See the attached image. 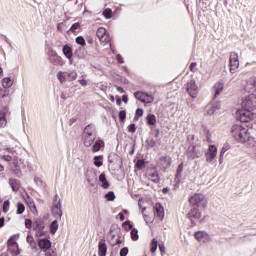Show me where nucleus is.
I'll use <instances>...</instances> for the list:
<instances>
[{
    "label": "nucleus",
    "mask_w": 256,
    "mask_h": 256,
    "mask_svg": "<svg viewBox=\"0 0 256 256\" xmlns=\"http://www.w3.org/2000/svg\"><path fill=\"white\" fill-rule=\"evenodd\" d=\"M231 133L232 137L238 141V143H246V141H249V137H251L249 134V128L243 127L239 124L232 126Z\"/></svg>",
    "instance_id": "nucleus-1"
},
{
    "label": "nucleus",
    "mask_w": 256,
    "mask_h": 256,
    "mask_svg": "<svg viewBox=\"0 0 256 256\" xmlns=\"http://www.w3.org/2000/svg\"><path fill=\"white\" fill-rule=\"evenodd\" d=\"M82 139L85 147H91L95 143L97 135L95 134V127L93 125L89 124L84 128Z\"/></svg>",
    "instance_id": "nucleus-2"
},
{
    "label": "nucleus",
    "mask_w": 256,
    "mask_h": 256,
    "mask_svg": "<svg viewBox=\"0 0 256 256\" xmlns=\"http://www.w3.org/2000/svg\"><path fill=\"white\" fill-rule=\"evenodd\" d=\"M236 119L241 123H249L255 119V113L251 110L240 109L236 111Z\"/></svg>",
    "instance_id": "nucleus-3"
},
{
    "label": "nucleus",
    "mask_w": 256,
    "mask_h": 256,
    "mask_svg": "<svg viewBox=\"0 0 256 256\" xmlns=\"http://www.w3.org/2000/svg\"><path fill=\"white\" fill-rule=\"evenodd\" d=\"M189 203L192 207H207V200L205 199V195L201 193H196L189 198Z\"/></svg>",
    "instance_id": "nucleus-4"
},
{
    "label": "nucleus",
    "mask_w": 256,
    "mask_h": 256,
    "mask_svg": "<svg viewBox=\"0 0 256 256\" xmlns=\"http://www.w3.org/2000/svg\"><path fill=\"white\" fill-rule=\"evenodd\" d=\"M185 89H186L188 95H190V97H192V99H197V95H199V86H197V82H195L194 79L189 80L185 84Z\"/></svg>",
    "instance_id": "nucleus-5"
},
{
    "label": "nucleus",
    "mask_w": 256,
    "mask_h": 256,
    "mask_svg": "<svg viewBox=\"0 0 256 256\" xmlns=\"http://www.w3.org/2000/svg\"><path fill=\"white\" fill-rule=\"evenodd\" d=\"M255 101H256L255 95L253 94L248 95L246 98L242 100V103H241L242 109L247 111H252V112L255 111V107H256Z\"/></svg>",
    "instance_id": "nucleus-6"
},
{
    "label": "nucleus",
    "mask_w": 256,
    "mask_h": 256,
    "mask_svg": "<svg viewBox=\"0 0 256 256\" xmlns=\"http://www.w3.org/2000/svg\"><path fill=\"white\" fill-rule=\"evenodd\" d=\"M229 67L230 73H235L239 69V54L236 52L230 53Z\"/></svg>",
    "instance_id": "nucleus-7"
},
{
    "label": "nucleus",
    "mask_w": 256,
    "mask_h": 256,
    "mask_svg": "<svg viewBox=\"0 0 256 256\" xmlns=\"http://www.w3.org/2000/svg\"><path fill=\"white\" fill-rule=\"evenodd\" d=\"M134 97L142 103H153L155 101V96L147 92H135Z\"/></svg>",
    "instance_id": "nucleus-8"
},
{
    "label": "nucleus",
    "mask_w": 256,
    "mask_h": 256,
    "mask_svg": "<svg viewBox=\"0 0 256 256\" xmlns=\"http://www.w3.org/2000/svg\"><path fill=\"white\" fill-rule=\"evenodd\" d=\"M33 229L36 231V237H45V222L42 219L35 220Z\"/></svg>",
    "instance_id": "nucleus-9"
},
{
    "label": "nucleus",
    "mask_w": 256,
    "mask_h": 256,
    "mask_svg": "<svg viewBox=\"0 0 256 256\" xmlns=\"http://www.w3.org/2000/svg\"><path fill=\"white\" fill-rule=\"evenodd\" d=\"M96 36L98 37L100 43H109L111 41V37L107 33V29L104 27H100L96 31Z\"/></svg>",
    "instance_id": "nucleus-10"
},
{
    "label": "nucleus",
    "mask_w": 256,
    "mask_h": 256,
    "mask_svg": "<svg viewBox=\"0 0 256 256\" xmlns=\"http://www.w3.org/2000/svg\"><path fill=\"white\" fill-rule=\"evenodd\" d=\"M217 157V146L209 145L208 150L205 153V159L207 163H213V159Z\"/></svg>",
    "instance_id": "nucleus-11"
},
{
    "label": "nucleus",
    "mask_w": 256,
    "mask_h": 256,
    "mask_svg": "<svg viewBox=\"0 0 256 256\" xmlns=\"http://www.w3.org/2000/svg\"><path fill=\"white\" fill-rule=\"evenodd\" d=\"M188 219L193 224V221H199L201 219V212L199 211V208L194 207L191 208V210L187 214Z\"/></svg>",
    "instance_id": "nucleus-12"
},
{
    "label": "nucleus",
    "mask_w": 256,
    "mask_h": 256,
    "mask_svg": "<svg viewBox=\"0 0 256 256\" xmlns=\"http://www.w3.org/2000/svg\"><path fill=\"white\" fill-rule=\"evenodd\" d=\"M38 247L44 253L53 249L51 248V240L47 238L38 239Z\"/></svg>",
    "instance_id": "nucleus-13"
},
{
    "label": "nucleus",
    "mask_w": 256,
    "mask_h": 256,
    "mask_svg": "<svg viewBox=\"0 0 256 256\" xmlns=\"http://www.w3.org/2000/svg\"><path fill=\"white\" fill-rule=\"evenodd\" d=\"M147 176L153 183H159L161 181V176H159V172L155 168L149 169L147 171Z\"/></svg>",
    "instance_id": "nucleus-14"
},
{
    "label": "nucleus",
    "mask_w": 256,
    "mask_h": 256,
    "mask_svg": "<svg viewBox=\"0 0 256 256\" xmlns=\"http://www.w3.org/2000/svg\"><path fill=\"white\" fill-rule=\"evenodd\" d=\"M171 157L169 156H161L159 158V161L157 163L158 167H161V169H169V167H171Z\"/></svg>",
    "instance_id": "nucleus-15"
},
{
    "label": "nucleus",
    "mask_w": 256,
    "mask_h": 256,
    "mask_svg": "<svg viewBox=\"0 0 256 256\" xmlns=\"http://www.w3.org/2000/svg\"><path fill=\"white\" fill-rule=\"evenodd\" d=\"M203 151L201 150V146L195 145L189 151L188 157L189 159H199L202 155Z\"/></svg>",
    "instance_id": "nucleus-16"
},
{
    "label": "nucleus",
    "mask_w": 256,
    "mask_h": 256,
    "mask_svg": "<svg viewBox=\"0 0 256 256\" xmlns=\"http://www.w3.org/2000/svg\"><path fill=\"white\" fill-rule=\"evenodd\" d=\"M223 89H225V84L222 81H218L214 84L212 90L214 91L215 99L223 93Z\"/></svg>",
    "instance_id": "nucleus-17"
},
{
    "label": "nucleus",
    "mask_w": 256,
    "mask_h": 256,
    "mask_svg": "<svg viewBox=\"0 0 256 256\" xmlns=\"http://www.w3.org/2000/svg\"><path fill=\"white\" fill-rule=\"evenodd\" d=\"M221 109V102H214L208 106H206L207 115H213L215 111H219Z\"/></svg>",
    "instance_id": "nucleus-18"
},
{
    "label": "nucleus",
    "mask_w": 256,
    "mask_h": 256,
    "mask_svg": "<svg viewBox=\"0 0 256 256\" xmlns=\"http://www.w3.org/2000/svg\"><path fill=\"white\" fill-rule=\"evenodd\" d=\"M9 185L15 193L21 189V181L15 179V178H10L9 179Z\"/></svg>",
    "instance_id": "nucleus-19"
},
{
    "label": "nucleus",
    "mask_w": 256,
    "mask_h": 256,
    "mask_svg": "<svg viewBox=\"0 0 256 256\" xmlns=\"http://www.w3.org/2000/svg\"><path fill=\"white\" fill-rule=\"evenodd\" d=\"M98 255L107 256V243L105 240H101L98 244Z\"/></svg>",
    "instance_id": "nucleus-20"
},
{
    "label": "nucleus",
    "mask_w": 256,
    "mask_h": 256,
    "mask_svg": "<svg viewBox=\"0 0 256 256\" xmlns=\"http://www.w3.org/2000/svg\"><path fill=\"white\" fill-rule=\"evenodd\" d=\"M247 93H255V78H250L244 87Z\"/></svg>",
    "instance_id": "nucleus-21"
},
{
    "label": "nucleus",
    "mask_w": 256,
    "mask_h": 256,
    "mask_svg": "<svg viewBox=\"0 0 256 256\" xmlns=\"http://www.w3.org/2000/svg\"><path fill=\"white\" fill-rule=\"evenodd\" d=\"M154 209H155V213L159 219H163V217H165V210H164L163 206L161 205V203H156Z\"/></svg>",
    "instance_id": "nucleus-22"
},
{
    "label": "nucleus",
    "mask_w": 256,
    "mask_h": 256,
    "mask_svg": "<svg viewBox=\"0 0 256 256\" xmlns=\"http://www.w3.org/2000/svg\"><path fill=\"white\" fill-rule=\"evenodd\" d=\"M62 51L67 59H73V48L69 45H64Z\"/></svg>",
    "instance_id": "nucleus-23"
},
{
    "label": "nucleus",
    "mask_w": 256,
    "mask_h": 256,
    "mask_svg": "<svg viewBox=\"0 0 256 256\" xmlns=\"http://www.w3.org/2000/svg\"><path fill=\"white\" fill-rule=\"evenodd\" d=\"M101 147H105V142L103 140H96V142L92 146L93 153H97V151H101Z\"/></svg>",
    "instance_id": "nucleus-24"
},
{
    "label": "nucleus",
    "mask_w": 256,
    "mask_h": 256,
    "mask_svg": "<svg viewBox=\"0 0 256 256\" xmlns=\"http://www.w3.org/2000/svg\"><path fill=\"white\" fill-rule=\"evenodd\" d=\"M2 87H4V89H11V87H13V80L9 77H6L2 80Z\"/></svg>",
    "instance_id": "nucleus-25"
},
{
    "label": "nucleus",
    "mask_w": 256,
    "mask_h": 256,
    "mask_svg": "<svg viewBox=\"0 0 256 256\" xmlns=\"http://www.w3.org/2000/svg\"><path fill=\"white\" fill-rule=\"evenodd\" d=\"M147 124L150 126L156 125L157 117L154 114H148L146 117Z\"/></svg>",
    "instance_id": "nucleus-26"
},
{
    "label": "nucleus",
    "mask_w": 256,
    "mask_h": 256,
    "mask_svg": "<svg viewBox=\"0 0 256 256\" xmlns=\"http://www.w3.org/2000/svg\"><path fill=\"white\" fill-rule=\"evenodd\" d=\"M52 215L58 219H61V217H63V210L61 207L52 208Z\"/></svg>",
    "instance_id": "nucleus-27"
},
{
    "label": "nucleus",
    "mask_w": 256,
    "mask_h": 256,
    "mask_svg": "<svg viewBox=\"0 0 256 256\" xmlns=\"http://www.w3.org/2000/svg\"><path fill=\"white\" fill-rule=\"evenodd\" d=\"M99 181L102 183L103 189H108L109 182L107 181V178L105 177V173L100 174Z\"/></svg>",
    "instance_id": "nucleus-28"
},
{
    "label": "nucleus",
    "mask_w": 256,
    "mask_h": 256,
    "mask_svg": "<svg viewBox=\"0 0 256 256\" xmlns=\"http://www.w3.org/2000/svg\"><path fill=\"white\" fill-rule=\"evenodd\" d=\"M194 237L197 241H203L207 237V233L205 231H198L195 232Z\"/></svg>",
    "instance_id": "nucleus-29"
},
{
    "label": "nucleus",
    "mask_w": 256,
    "mask_h": 256,
    "mask_svg": "<svg viewBox=\"0 0 256 256\" xmlns=\"http://www.w3.org/2000/svg\"><path fill=\"white\" fill-rule=\"evenodd\" d=\"M49 229H50V233L52 235H55V233H57V229H59V224L57 223V220H54L50 226H49Z\"/></svg>",
    "instance_id": "nucleus-30"
},
{
    "label": "nucleus",
    "mask_w": 256,
    "mask_h": 256,
    "mask_svg": "<svg viewBox=\"0 0 256 256\" xmlns=\"http://www.w3.org/2000/svg\"><path fill=\"white\" fill-rule=\"evenodd\" d=\"M77 79V72H66V81H75Z\"/></svg>",
    "instance_id": "nucleus-31"
},
{
    "label": "nucleus",
    "mask_w": 256,
    "mask_h": 256,
    "mask_svg": "<svg viewBox=\"0 0 256 256\" xmlns=\"http://www.w3.org/2000/svg\"><path fill=\"white\" fill-rule=\"evenodd\" d=\"M16 207H17V210H16L17 215H23V213H25V204L24 203L18 202L16 204Z\"/></svg>",
    "instance_id": "nucleus-32"
},
{
    "label": "nucleus",
    "mask_w": 256,
    "mask_h": 256,
    "mask_svg": "<svg viewBox=\"0 0 256 256\" xmlns=\"http://www.w3.org/2000/svg\"><path fill=\"white\" fill-rule=\"evenodd\" d=\"M8 251L11 253V255H15V256H17V255H19V253H21L19 251V245L18 244H16V246H9Z\"/></svg>",
    "instance_id": "nucleus-33"
},
{
    "label": "nucleus",
    "mask_w": 256,
    "mask_h": 256,
    "mask_svg": "<svg viewBox=\"0 0 256 256\" xmlns=\"http://www.w3.org/2000/svg\"><path fill=\"white\" fill-rule=\"evenodd\" d=\"M183 169H184V164L182 162V163H180L178 165V168H177V171H176V175H175L176 179H181V177L183 175Z\"/></svg>",
    "instance_id": "nucleus-34"
},
{
    "label": "nucleus",
    "mask_w": 256,
    "mask_h": 256,
    "mask_svg": "<svg viewBox=\"0 0 256 256\" xmlns=\"http://www.w3.org/2000/svg\"><path fill=\"white\" fill-rule=\"evenodd\" d=\"M57 78L60 83H65L67 81V72H58Z\"/></svg>",
    "instance_id": "nucleus-35"
},
{
    "label": "nucleus",
    "mask_w": 256,
    "mask_h": 256,
    "mask_svg": "<svg viewBox=\"0 0 256 256\" xmlns=\"http://www.w3.org/2000/svg\"><path fill=\"white\" fill-rule=\"evenodd\" d=\"M94 165L96 167H103V156H95L94 157Z\"/></svg>",
    "instance_id": "nucleus-36"
},
{
    "label": "nucleus",
    "mask_w": 256,
    "mask_h": 256,
    "mask_svg": "<svg viewBox=\"0 0 256 256\" xmlns=\"http://www.w3.org/2000/svg\"><path fill=\"white\" fill-rule=\"evenodd\" d=\"M53 57H55L56 61H61V57L59 55H57V52L55 50H51L49 52V59H50L51 63H53Z\"/></svg>",
    "instance_id": "nucleus-37"
},
{
    "label": "nucleus",
    "mask_w": 256,
    "mask_h": 256,
    "mask_svg": "<svg viewBox=\"0 0 256 256\" xmlns=\"http://www.w3.org/2000/svg\"><path fill=\"white\" fill-rule=\"evenodd\" d=\"M103 17H105V19H111V17H113V10H111L110 8H106L103 12H102Z\"/></svg>",
    "instance_id": "nucleus-38"
},
{
    "label": "nucleus",
    "mask_w": 256,
    "mask_h": 256,
    "mask_svg": "<svg viewBox=\"0 0 256 256\" xmlns=\"http://www.w3.org/2000/svg\"><path fill=\"white\" fill-rule=\"evenodd\" d=\"M131 239H132V241H138L139 240V230H137V228H133L131 230Z\"/></svg>",
    "instance_id": "nucleus-39"
},
{
    "label": "nucleus",
    "mask_w": 256,
    "mask_h": 256,
    "mask_svg": "<svg viewBox=\"0 0 256 256\" xmlns=\"http://www.w3.org/2000/svg\"><path fill=\"white\" fill-rule=\"evenodd\" d=\"M57 207H61V198H59V195L56 194L54 196L52 208H57Z\"/></svg>",
    "instance_id": "nucleus-40"
},
{
    "label": "nucleus",
    "mask_w": 256,
    "mask_h": 256,
    "mask_svg": "<svg viewBox=\"0 0 256 256\" xmlns=\"http://www.w3.org/2000/svg\"><path fill=\"white\" fill-rule=\"evenodd\" d=\"M7 127V118H5V114L0 112V128Z\"/></svg>",
    "instance_id": "nucleus-41"
},
{
    "label": "nucleus",
    "mask_w": 256,
    "mask_h": 256,
    "mask_svg": "<svg viewBox=\"0 0 256 256\" xmlns=\"http://www.w3.org/2000/svg\"><path fill=\"white\" fill-rule=\"evenodd\" d=\"M158 245H159V242L157 241V239L154 238L152 240L151 247H150L151 253H155V251H157Z\"/></svg>",
    "instance_id": "nucleus-42"
},
{
    "label": "nucleus",
    "mask_w": 256,
    "mask_h": 256,
    "mask_svg": "<svg viewBox=\"0 0 256 256\" xmlns=\"http://www.w3.org/2000/svg\"><path fill=\"white\" fill-rule=\"evenodd\" d=\"M118 117L120 119V123H125V119H127V112L125 110H121Z\"/></svg>",
    "instance_id": "nucleus-43"
},
{
    "label": "nucleus",
    "mask_w": 256,
    "mask_h": 256,
    "mask_svg": "<svg viewBox=\"0 0 256 256\" xmlns=\"http://www.w3.org/2000/svg\"><path fill=\"white\" fill-rule=\"evenodd\" d=\"M75 41L78 45H81V47H85V45H87V43L85 42V38H83V36L76 37Z\"/></svg>",
    "instance_id": "nucleus-44"
},
{
    "label": "nucleus",
    "mask_w": 256,
    "mask_h": 256,
    "mask_svg": "<svg viewBox=\"0 0 256 256\" xmlns=\"http://www.w3.org/2000/svg\"><path fill=\"white\" fill-rule=\"evenodd\" d=\"M229 149H231V146H229V143L224 144V146L222 147V149L220 151V157H223V155H225V153H227V151H229Z\"/></svg>",
    "instance_id": "nucleus-45"
},
{
    "label": "nucleus",
    "mask_w": 256,
    "mask_h": 256,
    "mask_svg": "<svg viewBox=\"0 0 256 256\" xmlns=\"http://www.w3.org/2000/svg\"><path fill=\"white\" fill-rule=\"evenodd\" d=\"M17 241L15 240V236H12L8 242H7V247H16Z\"/></svg>",
    "instance_id": "nucleus-46"
},
{
    "label": "nucleus",
    "mask_w": 256,
    "mask_h": 256,
    "mask_svg": "<svg viewBox=\"0 0 256 256\" xmlns=\"http://www.w3.org/2000/svg\"><path fill=\"white\" fill-rule=\"evenodd\" d=\"M10 205H11V202H9V200L4 201L3 207H2L3 213H8Z\"/></svg>",
    "instance_id": "nucleus-47"
},
{
    "label": "nucleus",
    "mask_w": 256,
    "mask_h": 256,
    "mask_svg": "<svg viewBox=\"0 0 256 256\" xmlns=\"http://www.w3.org/2000/svg\"><path fill=\"white\" fill-rule=\"evenodd\" d=\"M28 207H30L32 213H37V206L32 199L28 202Z\"/></svg>",
    "instance_id": "nucleus-48"
},
{
    "label": "nucleus",
    "mask_w": 256,
    "mask_h": 256,
    "mask_svg": "<svg viewBox=\"0 0 256 256\" xmlns=\"http://www.w3.org/2000/svg\"><path fill=\"white\" fill-rule=\"evenodd\" d=\"M136 167L137 169H139L140 171L145 169V160H138L136 162Z\"/></svg>",
    "instance_id": "nucleus-49"
},
{
    "label": "nucleus",
    "mask_w": 256,
    "mask_h": 256,
    "mask_svg": "<svg viewBox=\"0 0 256 256\" xmlns=\"http://www.w3.org/2000/svg\"><path fill=\"white\" fill-rule=\"evenodd\" d=\"M107 201H115V193L113 191L108 192L105 195Z\"/></svg>",
    "instance_id": "nucleus-50"
},
{
    "label": "nucleus",
    "mask_w": 256,
    "mask_h": 256,
    "mask_svg": "<svg viewBox=\"0 0 256 256\" xmlns=\"http://www.w3.org/2000/svg\"><path fill=\"white\" fill-rule=\"evenodd\" d=\"M146 144L148 145V147L153 148L157 145V142L155 141V139L149 138L146 140Z\"/></svg>",
    "instance_id": "nucleus-51"
},
{
    "label": "nucleus",
    "mask_w": 256,
    "mask_h": 256,
    "mask_svg": "<svg viewBox=\"0 0 256 256\" xmlns=\"http://www.w3.org/2000/svg\"><path fill=\"white\" fill-rule=\"evenodd\" d=\"M81 28V24L79 22L74 23L71 28H70V32L71 33H75V31H77V29Z\"/></svg>",
    "instance_id": "nucleus-52"
},
{
    "label": "nucleus",
    "mask_w": 256,
    "mask_h": 256,
    "mask_svg": "<svg viewBox=\"0 0 256 256\" xmlns=\"http://www.w3.org/2000/svg\"><path fill=\"white\" fill-rule=\"evenodd\" d=\"M27 243H29V245H31V247H33V245H35V238H33V235H28L26 238Z\"/></svg>",
    "instance_id": "nucleus-53"
},
{
    "label": "nucleus",
    "mask_w": 256,
    "mask_h": 256,
    "mask_svg": "<svg viewBox=\"0 0 256 256\" xmlns=\"http://www.w3.org/2000/svg\"><path fill=\"white\" fill-rule=\"evenodd\" d=\"M44 256H57V252L53 249L46 250V252H44Z\"/></svg>",
    "instance_id": "nucleus-54"
},
{
    "label": "nucleus",
    "mask_w": 256,
    "mask_h": 256,
    "mask_svg": "<svg viewBox=\"0 0 256 256\" xmlns=\"http://www.w3.org/2000/svg\"><path fill=\"white\" fill-rule=\"evenodd\" d=\"M189 70L191 71V73H196V71H197V62H192L190 64Z\"/></svg>",
    "instance_id": "nucleus-55"
},
{
    "label": "nucleus",
    "mask_w": 256,
    "mask_h": 256,
    "mask_svg": "<svg viewBox=\"0 0 256 256\" xmlns=\"http://www.w3.org/2000/svg\"><path fill=\"white\" fill-rule=\"evenodd\" d=\"M137 131V127L135 126V124H130L128 126V132L129 133H135Z\"/></svg>",
    "instance_id": "nucleus-56"
},
{
    "label": "nucleus",
    "mask_w": 256,
    "mask_h": 256,
    "mask_svg": "<svg viewBox=\"0 0 256 256\" xmlns=\"http://www.w3.org/2000/svg\"><path fill=\"white\" fill-rule=\"evenodd\" d=\"M129 253V248L124 247L120 250V256H127Z\"/></svg>",
    "instance_id": "nucleus-57"
},
{
    "label": "nucleus",
    "mask_w": 256,
    "mask_h": 256,
    "mask_svg": "<svg viewBox=\"0 0 256 256\" xmlns=\"http://www.w3.org/2000/svg\"><path fill=\"white\" fill-rule=\"evenodd\" d=\"M25 227L26 229H31V227H33V222L31 221V219L25 220Z\"/></svg>",
    "instance_id": "nucleus-58"
},
{
    "label": "nucleus",
    "mask_w": 256,
    "mask_h": 256,
    "mask_svg": "<svg viewBox=\"0 0 256 256\" xmlns=\"http://www.w3.org/2000/svg\"><path fill=\"white\" fill-rule=\"evenodd\" d=\"M136 117H143V109L138 108L135 113Z\"/></svg>",
    "instance_id": "nucleus-59"
},
{
    "label": "nucleus",
    "mask_w": 256,
    "mask_h": 256,
    "mask_svg": "<svg viewBox=\"0 0 256 256\" xmlns=\"http://www.w3.org/2000/svg\"><path fill=\"white\" fill-rule=\"evenodd\" d=\"M116 59H117V62L120 63V64L125 63V60H123V56H121V54H118L116 56Z\"/></svg>",
    "instance_id": "nucleus-60"
},
{
    "label": "nucleus",
    "mask_w": 256,
    "mask_h": 256,
    "mask_svg": "<svg viewBox=\"0 0 256 256\" xmlns=\"http://www.w3.org/2000/svg\"><path fill=\"white\" fill-rule=\"evenodd\" d=\"M9 95V91L7 90H0V97H7Z\"/></svg>",
    "instance_id": "nucleus-61"
},
{
    "label": "nucleus",
    "mask_w": 256,
    "mask_h": 256,
    "mask_svg": "<svg viewBox=\"0 0 256 256\" xmlns=\"http://www.w3.org/2000/svg\"><path fill=\"white\" fill-rule=\"evenodd\" d=\"M2 159H4V161H13V157H11V155H4L3 157H2Z\"/></svg>",
    "instance_id": "nucleus-62"
},
{
    "label": "nucleus",
    "mask_w": 256,
    "mask_h": 256,
    "mask_svg": "<svg viewBox=\"0 0 256 256\" xmlns=\"http://www.w3.org/2000/svg\"><path fill=\"white\" fill-rule=\"evenodd\" d=\"M13 173H14V175H16V177H21L23 175L21 170H19V169L14 170Z\"/></svg>",
    "instance_id": "nucleus-63"
},
{
    "label": "nucleus",
    "mask_w": 256,
    "mask_h": 256,
    "mask_svg": "<svg viewBox=\"0 0 256 256\" xmlns=\"http://www.w3.org/2000/svg\"><path fill=\"white\" fill-rule=\"evenodd\" d=\"M159 249L161 253H165L166 251L165 244H159Z\"/></svg>",
    "instance_id": "nucleus-64"
}]
</instances>
